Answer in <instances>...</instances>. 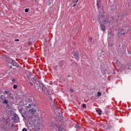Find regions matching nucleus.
<instances>
[{"instance_id":"obj_19","label":"nucleus","mask_w":131,"mask_h":131,"mask_svg":"<svg viewBox=\"0 0 131 131\" xmlns=\"http://www.w3.org/2000/svg\"><path fill=\"white\" fill-rule=\"evenodd\" d=\"M25 12L26 13H28V12H29V10L28 9H26L25 10Z\"/></svg>"},{"instance_id":"obj_24","label":"nucleus","mask_w":131,"mask_h":131,"mask_svg":"<svg viewBox=\"0 0 131 131\" xmlns=\"http://www.w3.org/2000/svg\"><path fill=\"white\" fill-rule=\"evenodd\" d=\"M15 81H16V80L15 79H12V82H15Z\"/></svg>"},{"instance_id":"obj_9","label":"nucleus","mask_w":131,"mask_h":131,"mask_svg":"<svg viewBox=\"0 0 131 131\" xmlns=\"http://www.w3.org/2000/svg\"><path fill=\"white\" fill-rule=\"evenodd\" d=\"M104 22L106 23H111V18H106L104 19Z\"/></svg>"},{"instance_id":"obj_23","label":"nucleus","mask_w":131,"mask_h":131,"mask_svg":"<svg viewBox=\"0 0 131 131\" xmlns=\"http://www.w3.org/2000/svg\"><path fill=\"white\" fill-rule=\"evenodd\" d=\"M97 5L98 9H99V8H100V7H99V2H97Z\"/></svg>"},{"instance_id":"obj_3","label":"nucleus","mask_w":131,"mask_h":131,"mask_svg":"<svg viewBox=\"0 0 131 131\" xmlns=\"http://www.w3.org/2000/svg\"><path fill=\"white\" fill-rule=\"evenodd\" d=\"M27 78L29 80H32V81H35L36 82V77L34 75H32L31 74H29L28 76H27Z\"/></svg>"},{"instance_id":"obj_11","label":"nucleus","mask_w":131,"mask_h":131,"mask_svg":"<svg viewBox=\"0 0 131 131\" xmlns=\"http://www.w3.org/2000/svg\"><path fill=\"white\" fill-rule=\"evenodd\" d=\"M11 64H12L13 66H16V67H18V64H17V62H15L14 60H12Z\"/></svg>"},{"instance_id":"obj_22","label":"nucleus","mask_w":131,"mask_h":131,"mask_svg":"<svg viewBox=\"0 0 131 131\" xmlns=\"http://www.w3.org/2000/svg\"><path fill=\"white\" fill-rule=\"evenodd\" d=\"M83 108H86V105L85 104H82Z\"/></svg>"},{"instance_id":"obj_12","label":"nucleus","mask_w":131,"mask_h":131,"mask_svg":"<svg viewBox=\"0 0 131 131\" xmlns=\"http://www.w3.org/2000/svg\"><path fill=\"white\" fill-rule=\"evenodd\" d=\"M26 107L28 108H31V104H30L29 103H26Z\"/></svg>"},{"instance_id":"obj_28","label":"nucleus","mask_w":131,"mask_h":131,"mask_svg":"<svg viewBox=\"0 0 131 131\" xmlns=\"http://www.w3.org/2000/svg\"><path fill=\"white\" fill-rule=\"evenodd\" d=\"M11 127H12V128H14V127H15V125L12 124V125H11Z\"/></svg>"},{"instance_id":"obj_10","label":"nucleus","mask_w":131,"mask_h":131,"mask_svg":"<svg viewBox=\"0 0 131 131\" xmlns=\"http://www.w3.org/2000/svg\"><path fill=\"white\" fill-rule=\"evenodd\" d=\"M122 67H124V69L126 70H131V69H130L129 67H128L127 65L122 66Z\"/></svg>"},{"instance_id":"obj_6","label":"nucleus","mask_w":131,"mask_h":131,"mask_svg":"<svg viewBox=\"0 0 131 131\" xmlns=\"http://www.w3.org/2000/svg\"><path fill=\"white\" fill-rule=\"evenodd\" d=\"M105 20V17L104 16V14L99 15L98 16V21H104Z\"/></svg>"},{"instance_id":"obj_34","label":"nucleus","mask_w":131,"mask_h":131,"mask_svg":"<svg viewBox=\"0 0 131 131\" xmlns=\"http://www.w3.org/2000/svg\"><path fill=\"white\" fill-rule=\"evenodd\" d=\"M52 125H54V123H53V122H52Z\"/></svg>"},{"instance_id":"obj_2","label":"nucleus","mask_w":131,"mask_h":131,"mask_svg":"<svg viewBox=\"0 0 131 131\" xmlns=\"http://www.w3.org/2000/svg\"><path fill=\"white\" fill-rule=\"evenodd\" d=\"M37 83H36L34 84L35 89L38 91H39V90H41L42 92H43V89H45V86H43L42 83H40L38 80L37 81Z\"/></svg>"},{"instance_id":"obj_36","label":"nucleus","mask_w":131,"mask_h":131,"mask_svg":"<svg viewBox=\"0 0 131 131\" xmlns=\"http://www.w3.org/2000/svg\"><path fill=\"white\" fill-rule=\"evenodd\" d=\"M50 84H52V83H51V82H50Z\"/></svg>"},{"instance_id":"obj_35","label":"nucleus","mask_w":131,"mask_h":131,"mask_svg":"<svg viewBox=\"0 0 131 131\" xmlns=\"http://www.w3.org/2000/svg\"><path fill=\"white\" fill-rule=\"evenodd\" d=\"M29 124H31V123H30H30H29Z\"/></svg>"},{"instance_id":"obj_18","label":"nucleus","mask_w":131,"mask_h":131,"mask_svg":"<svg viewBox=\"0 0 131 131\" xmlns=\"http://www.w3.org/2000/svg\"><path fill=\"white\" fill-rule=\"evenodd\" d=\"M70 93H74V90L71 89H70Z\"/></svg>"},{"instance_id":"obj_29","label":"nucleus","mask_w":131,"mask_h":131,"mask_svg":"<svg viewBox=\"0 0 131 131\" xmlns=\"http://www.w3.org/2000/svg\"><path fill=\"white\" fill-rule=\"evenodd\" d=\"M15 41H19V39H15Z\"/></svg>"},{"instance_id":"obj_14","label":"nucleus","mask_w":131,"mask_h":131,"mask_svg":"<svg viewBox=\"0 0 131 131\" xmlns=\"http://www.w3.org/2000/svg\"><path fill=\"white\" fill-rule=\"evenodd\" d=\"M3 103L4 104H8V100H7L6 99H4Z\"/></svg>"},{"instance_id":"obj_30","label":"nucleus","mask_w":131,"mask_h":131,"mask_svg":"<svg viewBox=\"0 0 131 131\" xmlns=\"http://www.w3.org/2000/svg\"><path fill=\"white\" fill-rule=\"evenodd\" d=\"M30 85H33V83H31V82H30Z\"/></svg>"},{"instance_id":"obj_4","label":"nucleus","mask_w":131,"mask_h":131,"mask_svg":"<svg viewBox=\"0 0 131 131\" xmlns=\"http://www.w3.org/2000/svg\"><path fill=\"white\" fill-rule=\"evenodd\" d=\"M73 56L75 57V59H76V60L78 61V60L79 59V54H78V52H76L75 53H73Z\"/></svg>"},{"instance_id":"obj_1","label":"nucleus","mask_w":131,"mask_h":131,"mask_svg":"<svg viewBox=\"0 0 131 131\" xmlns=\"http://www.w3.org/2000/svg\"><path fill=\"white\" fill-rule=\"evenodd\" d=\"M35 109L32 108V109H30L29 112H26L23 117L25 118V119H28V120H30V121H32L33 120V114L35 113Z\"/></svg>"},{"instance_id":"obj_20","label":"nucleus","mask_w":131,"mask_h":131,"mask_svg":"<svg viewBox=\"0 0 131 131\" xmlns=\"http://www.w3.org/2000/svg\"><path fill=\"white\" fill-rule=\"evenodd\" d=\"M97 94H98V97H101V95H102L101 92H98Z\"/></svg>"},{"instance_id":"obj_17","label":"nucleus","mask_w":131,"mask_h":131,"mask_svg":"<svg viewBox=\"0 0 131 131\" xmlns=\"http://www.w3.org/2000/svg\"><path fill=\"white\" fill-rule=\"evenodd\" d=\"M17 85L14 84V85H13V89H14V90H16V89H17Z\"/></svg>"},{"instance_id":"obj_5","label":"nucleus","mask_w":131,"mask_h":131,"mask_svg":"<svg viewBox=\"0 0 131 131\" xmlns=\"http://www.w3.org/2000/svg\"><path fill=\"white\" fill-rule=\"evenodd\" d=\"M4 93L7 95V98H10L11 95H12V93H10V91L8 90H5Z\"/></svg>"},{"instance_id":"obj_13","label":"nucleus","mask_w":131,"mask_h":131,"mask_svg":"<svg viewBox=\"0 0 131 131\" xmlns=\"http://www.w3.org/2000/svg\"><path fill=\"white\" fill-rule=\"evenodd\" d=\"M97 112L98 115H101V114H102V111H101V110H98V111H97Z\"/></svg>"},{"instance_id":"obj_26","label":"nucleus","mask_w":131,"mask_h":131,"mask_svg":"<svg viewBox=\"0 0 131 131\" xmlns=\"http://www.w3.org/2000/svg\"><path fill=\"white\" fill-rule=\"evenodd\" d=\"M76 128H80V127L78 125H76Z\"/></svg>"},{"instance_id":"obj_15","label":"nucleus","mask_w":131,"mask_h":131,"mask_svg":"<svg viewBox=\"0 0 131 131\" xmlns=\"http://www.w3.org/2000/svg\"><path fill=\"white\" fill-rule=\"evenodd\" d=\"M44 94H45V95H46V96H47V95H49V96H50V94L48 93V91H44Z\"/></svg>"},{"instance_id":"obj_8","label":"nucleus","mask_w":131,"mask_h":131,"mask_svg":"<svg viewBox=\"0 0 131 131\" xmlns=\"http://www.w3.org/2000/svg\"><path fill=\"white\" fill-rule=\"evenodd\" d=\"M100 27L102 31H103V32H105L106 30V27L104 26V25L101 24Z\"/></svg>"},{"instance_id":"obj_27","label":"nucleus","mask_w":131,"mask_h":131,"mask_svg":"<svg viewBox=\"0 0 131 131\" xmlns=\"http://www.w3.org/2000/svg\"><path fill=\"white\" fill-rule=\"evenodd\" d=\"M31 43H32L31 41H29L28 42L29 46H30L31 45Z\"/></svg>"},{"instance_id":"obj_7","label":"nucleus","mask_w":131,"mask_h":131,"mask_svg":"<svg viewBox=\"0 0 131 131\" xmlns=\"http://www.w3.org/2000/svg\"><path fill=\"white\" fill-rule=\"evenodd\" d=\"M121 35H125V33L123 32V33H121V32H119L118 33V37H119V38H121Z\"/></svg>"},{"instance_id":"obj_33","label":"nucleus","mask_w":131,"mask_h":131,"mask_svg":"<svg viewBox=\"0 0 131 131\" xmlns=\"http://www.w3.org/2000/svg\"><path fill=\"white\" fill-rule=\"evenodd\" d=\"M76 3H78V0H77Z\"/></svg>"},{"instance_id":"obj_16","label":"nucleus","mask_w":131,"mask_h":131,"mask_svg":"<svg viewBox=\"0 0 131 131\" xmlns=\"http://www.w3.org/2000/svg\"><path fill=\"white\" fill-rule=\"evenodd\" d=\"M18 110L20 113H22L23 112V110L22 108H19Z\"/></svg>"},{"instance_id":"obj_21","label":"nucleus","mask_w":131,"mask_h":131,"mask_svg":"<svg viewBox=\"0 0 131 131\" xmlns=\"http://www.w3.org/2000/svg\"><path fill=\"white\" fill-rule=\"evenodd\" d=\"M22 131H28V130L26 128H23Z\"/></svg>"},{"instance_id":"obj_31","label":"nucleus","mask_w":131,"mask_h":131,"mask_svg":"<svg viewBox=\"0 0 131 131\" xmlns=\"http://www.w3.org/2000/svg\"><path fill=\"white\" fill-rule=\"evenodd\" d=\"M3 95H1V96L0 95V98H3Z\"/></svg>"},{"instance_id":"obj_32","label":"nucleus","mask_w":131,"mask_h":131,"mask_svg":"<svg viewBox=\"0 0 131 131\" xmlns=\"http://www.w3.org/2000/svg\"><path fill=\"white\" fill-rule=\"evenodd\" d=\"M75 6H76V4H74V5H73V7H75Z\"/></svg>"},{"instance_id":"obj_37","label":"nucleus","mask_w":131,"mask_h":131,"mask_svg":"<svg viewBox=\"0 0 131 131\" xmlns=\"http://www.w3.org/2000/svg\"><path fill=\"white\" fill-rule=\"evenodd\" d=\"M50 126H52V125H50Z\"/></svg>"},{"instance_id":"obj_25","label":"nucleus","mask_w":131,"mask_h":131,"mask_svg":"<svg viewBox=\"0 0 131 131\" xmlns=\"http://www.w3.org/2000/svg\"><path fill=\"white\" fill-rule=\"evenodd\" d=\"M14 117H16V118H18V116H17V114H15L14 115Z\"/></svg>"}]
</instances>
